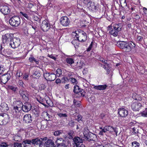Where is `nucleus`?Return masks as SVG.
<instances>
[{
	"mask_svg": "<svg viewBox=\"0 0 147 147\" xmlns=\"http://www.w3.org/2000/svg\"><path fill=\"white\" fill-rule=\"evenodd\" d=\"M121 24L119 23L114 24L112 26H109L108 27L109 33L113 36H117L118 33L121 29Z\"/></svg>",
	"mask_w": 147,
	"mask_h": 147,
	"instance_id": "nucleus-1",
	"label": "nucleus"
},
{
	"mask_svg": "<svg viewBox=\"0 0 147 147\" xmlns=\"http://www.w3.org/2000/svg\"><path fill=\"white\" fill-rule=\"evenodd\" d=\"M76 36L77 39H78L81 42H84L87 40V35L86 33L83 31L81 30H78L73 32Z\"/></svg>",
	"mask_w": 147,
	"mask_h": 147,
	"instance_id": "nucleus-2",
	"label": "nucleus"
},
{
	"mask_svg": "<svg viewBox=\"0 0 147 147\" xmlns=\"http://www.w3.org/2000/svg\"><path fill=\"white\" fill-rule=\"evenodd\" d=\"M10 24L13 27H18L20 24L21 19L18 16H14L11 17L9 20Z\"/></svg>",
	"mask_w": 147,
	"mask_h": 147,
	"instance_id": "nucleus-3",
	"label": "nucleus"
},
{
	"mask_svg": "<svg viewBox=\"0 0 147 147\" xmlns=\"http://www.w3.org/2000/svg\"><path fill=\"white\" fill-rule=\"evenodd\" d=\"M9 117L6 113L0 114V124L5 125L9 121Z\"/></svg>",
	"mask_w": 147,
	"mask_h": 147,
	"instance_id": "nucleus-4",
	"label": "nucleus"
},
{
	"mask_svg": "<svg viewBox=\"0 0 147 147\" xmlns=\"http://www.w3.org/2000/svg\"><path fill=\"white\" fill-rule=\"evenodd\" d=\"M47 139V137L43 138V140L40 146L41 147H55V144L54 142L51 140H49L47 141L45 140Z\"/></svg>",
	"mask_w": 147,
	"mask_h": 147,
	"instance_id": "nucleus-5",
	"label": "nucleus"
},
{
	"mask_svg": "<svg viewBox=\"0 0 147 147\" xmlns=\"http://www.w3.org/2000/svg\"><path fill=\"white\" fill-rule=\"evenodd\" d=\"M20 44V39L18 38L15 37L13 38V39L11 42L9 43V45L11 47L14 49L18 47Z\"/></svg>",
	"mask_w": 147,
	"mask_h": 147,
	"instance_id": "nucleus-6",
	"label": "nucleus"
},
{
	"mask_svg": "<svg viewBox=\"0 0 147 147\" xmlns=\"http://www.w3.org/2000/svg\"><path fill=\"white\" fill-rule=\"evenodd\" d=\"M13 36V34H6L3 36V44H4L5 43H8L9 42L10 43L14 37Z\"/></svg>",
	"mask_w": 147,
	"mask_h": 147,
	"instance_id": "nucleus-7",
	"label": "nucleus"
},
{
	"mask_svg": "<svg viewBox=\"0 0 147 147\" xmlns=\"http://www.w3.org/2000/svg\"><path fill=\"white\" fill-rule=\"evenodd\" d=\"M50 24L47 20L43 21L40 27L42 30L44 32H47L50 28Z\"/></svg>",
	"mask_w": 147,
	"mask_h": 147,
	"instance_id": "nucleus-8",
	"label": "nucleus"
},
{
	"mask_svg": "<svg viewBox=\"0 0 147 147\" xmlns=\"http://www.w3.org/2000/svg\"><path fill=\"white\" fill-rule=\"evenodd\" d=\"M83 134L85 139L89 142L94 141V138L96 137V136L92 133H89L84 131Z\"/></svg>",
	"mask_w": 147,
	"mask_h": 147,
	"instance_id": "nucleus-9",
	"label": "nucleus"
},
{
	"mask_svg": "<svg viewBox=\"0 0 147 147\" xmlns=\"http://www.w3.org/2000/svg\"><path fill=\"white\" fill-rule=\"evenodd\" d=\"M60 22L63 26H67L69 24L70 20L67 17L63 16L60 18Z\"/></svg>",
	"mask_w": 147,
	"mask_h": 147,
	"instance_id": "nucleus-10",
	"label": "nucleus"
},
{
	"mask_svg": "<svg viewBox=\"0 0 147 147\" xmlns=\"http://www.w3.org/2000/svg\"><path fill=\"white\" fill-rule=\"evenodd\" d=\"M123 50H125V52H130L132 49L134 48L136 45L133 42H127Z\"/></svg>",
	"mask_w": 147,
	"mask_h": 147,
	"instance_id": "nucleus-11",
	"label": "nucleus"
},
{
	"mask_svg": "<svg viewBox=\"0 0 147 147\" xmlns=\"http://www.w3.org/2000/svg\"><path fill=\"white\" fill-rule=\"evenodd\" d=\"M0 11L4 15H7L11 12L10 8L7 6H1L0 7Z\"/></svg>",
	"mask_w": 147,
	"mask_h": 147,
	"instance_id": "nucleus-12",
	"label": "nucleus"
},
{
	"mask_svg": "<svg viewBox=\"0 0 147 147\" xmlns=\"http://www.w3.org/2000/svg\"><path fill=\"white\" fill-rule=\"evenodd\" d=\"M142 107L141 104L138 101L133 103L131 105L132 109L135 111H139Z\"/></svg>",
	"mask_w": 147,
	"mask_h": 147,
	"instance_id": "nucleus-13",
	"label": "nucleus"
},
{
	"mask_svg": "<svg viewBox=\"0 0 147 147\" xmlns=\"http://www.w3.org/2000/svg\"><path fill=\"white\" fill-rule=\"evenodd\" d=\"M32 106L28 102H25L23 104L22 110L25 112H28L31 109Z\"/></svg>",
	"mask_w": 147,
	"mask_h": 147,
	"instance_id": "nucleus-14",
	"label": "nucleus"
},
{
	"mask_svg": "<svg viewBox=\"0 0 147 147\" xmlns=\"http://www.w3.org/2000/svg\"><path fill=\"white\" fill-rule=\"evenodd\" d=\"M43 140V139L42 138H37L30 140L31 142V144H32L34 146L39 145V147H41L40 146V145L42 144Z\"/></svg>",
	"mask_w": 147,
	"mask_h": 147,
	"instance_id": "nucleus-15",
	"label": "nucleus"
},
{
	"mask_svg": "<svg viewBox=\"0 0 147 147\" xmlns=\"http://www.w3.org/2000/svg\"><path fill=\"white\" fill-rule=\"evenodd\" d=\"M118 113L122 117H125L128 114V111L125 108H121L118 110Z\"/></svg>",
	"mask_w": 147,
	"mask_h": 147,
	"instance_id": "nucleus-16",
	"label": "nucleus"
},
{
	"mask_svg": "<svg viewBox=\"0 0 147 147\" xmlns=\"http://www.w3.org/2000/svg\"><path fill=\"white\" fill-rule=\"evenodd\" d=\"M19 93L22 98L25 100L27 101L28 100V94L26 90L21 89L19 91Z\"/></svg>",
	"mask_w": 147,
	"mask_h": 147,
	"instance_id": "nucleus-17",
	"label": "nucleus"
},
{
	"mask_svg": "<svg viewBox=\"0 0 147 147\" xmlns=\"http://www.w3.org/2000/svg\"><path fill=\"white\" fill-rule=\"evenodd\" d=\"M84 140L81 137L78 136L75 137L73 139V141L76 147H79L80 143H82Z\"/></svg>",
	"mask_w": 147,
	"mask_h": 147,
	"instance_id": "nucleus-18",
	"label": "nucleus"
},
{
	"mask_svg": "<svg viewBox=\"0 0 147 147\" xmlns=\"http://www.w3.org/2000/svg\"><path fill=\"white\" fill-rule=\"evenodd\" d=\"M32 117L30 114H28L25 115L23 117V120L24 122L28 123H31L32 121Z\"/></svg>",
	"mask_w": 147,
	"mask_h": 147,
	"instance_id": "nucleus-19",
	"label": "nucleus"
},
{
	"mask_svg": "<svg viewBox=\"0 0 147 147\" xmlns=\"http://www.w3.org/2000/svg\"><path fill=\"white\" fill-rule=\"evenodd\" d=\"M11 76L9 74L7 73L2 76L1 84H6L10 79Z\"/></svg>",
	"mask_w": 147,
	"mask_h": 147,
	"instance_id": "nucleus-20",
	"label": "nucleus"
},
{
	"mask_svg": "<svg viewBox=\"0 0 147 147\" xmlns=\"http://www.w3.org/2000/svg\"><path fill=\"white\" fill-rule=\"evenodd\" d=\"M0 106V110L2 111L6 112L9 109L7 104L5 102L2 103Z\"/></svg>",
	"mask_w": 147,
	"mask_h": 147,
	"instance_id": "nucleus-21",
	"label": "nucleus"
},
{
	"mask_svg": "<svg viewBox=\"0 0 147 147\" xmlns=\"http://www.w3.org/2000/svg\"><path fill=\"white\" fill-rule=\"evenodd\" d=\"M127 42L124 41H119L117 42L116 45L119 48L123 50Z\"/></svg>",
	"mask_w": 147,
	"mask_h": 147,
	"instance_id": "nucleus-22",
	"label": "nucleus"
},
{
	"mask_svg": "<svg viewBox=\"0 0 147 147\" xmlns=\"http://www.w3.org/2000/svg\"><path fill=\"white\" fill-rule=\"evenodd\" d=\"M12 138L15 141L20 142L22 140V137L20 134H17L13 135L12 137Z\"/></svg>",
	"mask_w": 147,
	"mask_h": 147,
	"instance_id": "nucleus-23",
	"label": "nucleus"
},
{
	"mask_svg": "<svg viewBox=\"0 0 147 147\" xmlns=\"http://www.w3.org/2000/svg\"><path fill=\"white\" fill-rule=\"evenodd\" d=\"M108 86L106 84L96 86L94 87L93 88L98 90H105Z\"/></svg>",
	"mask_w": 147,
	"mask_h": 147,
	"instance_id": "nucleus-24",
	"label": "nucleus"
},
{
	"mask_svg": "<svg viewBox=\"0 0 147 147\" xmlns=\"http://www.w3.org/2000/svg\"><path fill=\"white\" fill-rule=\"evenodd\" d=\"M4 46L5 45L4 44L2 43L0 45V51L1 53L3 55H6L7 53V50H5L4 48Z\"/></svg>",
	"mask_w": 147,
	"mask_h": 147,
	"instance_id": "nucleus-25",
	"label": "nucleus"
},
{
	"mask_svg": "<svg viewBox=\"0 0 147 147\" xmlns=\"http://www.w3.org/2000/svg\"><path fill=\"white\" fill-rule=\"evenodd\" d=\"M41 75V72L39 70H36L32 74V76L33 78H38Z\"/></svg>",
	"mask_w": 147,
	"mask_h": 147,
	"instance_id": "nucleus-26",
	"label": "nucleus"
},
{
	"mask_svg": "<svg viewBox=\"0 0 147 147\" xmlns=\"http://www.w3.org/2000/svg\"><path fill=\"white\" fill-rule=\"evenodd\" d=\"M31 141L28 139H26L24 140L22 142V144L23 145V147H28L29 145H30Z\"/></svg>",
	"mask_w": 147,
	"mask_h": 147,
	"instance_id": "nucleus-27",
	"label": "nucleus"
},
{
	"mask_svg": "<svg viewBox=\"0 0 147 147\" xmlns=\"http://www.w3.org/2000/svg\"><path fill=\"white\" fill-rule=\"evenodd\" d=\"M48 122L47 121H42L41 122V129H45L48 127L47 125Z\"/></svg>",
	"mask_w": 147,
	"mask_h": 147,
	"instance_id": "nucleus-28",
	"label": "nucleus"
},
{
	"mask_svg": "<svg viewBox=\"0 0 147 147\" xmlns=\"http://www.w3.org/2000/svg\"><path fill=\"white\" fill-rule=\"evenodd\" d=\"M80 41L77 39H74L71 42L72 44L73 45L75 48L78 47L79 46Z\"/></svg>",
	"mask_w": 147,
	"mask_h": 147,
	"instance_id": "nucleus-29",
	"label": "nucleus"
},
{
	"mask_svg": "<svg viewBox=\"0 0 147 147\" xmlns=\"http://www.w3.org/2000/svg\"><path fill=\"white\" fill-rule=\"evenodd\" d=\"M0 146L3 147H13V144H9L8 143L3 142L0 144Z\"/></svg>",
	"mask_w": 147,
	"mask_h": 147,
	"instance_id": "nucleus-30",
	"label": "nucleus"
},
{
	"mask_svg": "<svg viewBox=\"0 0 147 147\" xmlns=\"http://www.w3.org/2000/svg\"><path fill=\"white\" fill-rule=\"evenodd\" d=\"M73 92L75 93H78L80 92H82L81 89L79 87L78 85L75 86L74 87Z\"/></svg>",
	"mask_w": 147,
	"mask_h": 147,
	"instance_id": "nucleus-31",
	"label": "nucleus"
},
{
	"mask_svg": "<svg viewBox=\"0 0 147 147\" xmlns=\"http://www.w3.org/2000/svg\"><path fill=\"white\" fill-rule=\"evenodd\" d=\"M56 76L55 74L51 73L49 76V78L48 79V80L49 81H54L56 78Z\"/></svg>",
	"mask_w": 147,
	"mask_h": 147,
	"instance_id": "nucleus-32",
	"label": "nucleus"
},
{
	"mask_svg": "<svg viewBox=\"0 0 147 147\" xmlns=\"http://www.w3.org/2000/svg\"><path fill=\"white\" fill-rule=\"evenodd\" d=\"M21 110L20 108H18V107L15 106V105L13 106V109L12 110L13 113L15 115H16L18 113H19Z\"/></svg>",
	"mask_w": 147,
	"mask_h": 147,
	"instance_id": "nucleus-33",
	"label": "nucleus"
},
{
	"mask_svg": "<svg viewBox=\"0 0 147 147\" xmlns=\"http://www.w3.org/2000/svg\"><path fill=\"white\" fill-rule=\"evenodd\" d=\"M16 105L15 106L18 107V108H20V109L22 110V107L23 104L22 102L20 101H17L15 102Z\"/></svg>",
	"mask_w": 147,
	"mask_h": 147,
	"instance_id": "nucleus-34",
	"label": "nucleus"
},
{
	"mask_svg": "<svg viewBox=\"0 0 147 147\" xmlns=\"http://www.w3.org/2000/svg\"><path fill=\"white\" fill-rule=\"evenodd\" d=\"M7 89L8 90H12L14 92L17 90L18 89V88L16 86H13L9 85L7 87Z\"/></svg>",
	"mask_w": 147,
	"mask_h": 147,
	"instance_id": "nucleus-35",
	"label": "nucleus"
},
{
	"mask_svg": "<svg viewBox=\"0 0 147 147\" xmlns=\"http://www.w3.org/2000/svg\"><path fill=\"white\" fill-rule=\"evenodd\" d=\"M65 140L62 138H57L56 141H55V143L57 145H59Z\"/></svg>",
	"mask_w": 147,
	"mask_h": 147,
	"instance_id": "nucleus-36",
	"label": "nucleus"
},
{
	"mask_svg": "<svg viewBox=\"0 0 147 147\" xmlns=\"http://www.w3.org/2000/svg\"><path fill=\"white\" fill-rule=\"evenodd\" d=\"M29 60L30 62L31 63L34 62L38 64L39 63V61L35 59L33 57H30L29 59Z\"/></svg>",
	"mask_w": 147,
	"mask_h": 147,
	"instance_id": "nucleus-37",
	"label": "nucleus"
},
{
	"mask_svg": "<svg viewBox=\"0 0 147 147\" xmlns=\"http://www.w3.org/2000/svg\"><path fill=\"white\" fill-rule=\"evenodd\" d=\"M66 62L70 65H71L74 63V61L73 59L71 58H67L66 59Z\"/></svg>",
	"mask_w": 147,
	"mask_h": 147,
	"instance_id": "nucleus-38",
	"label": "nucleus"
},
{
	"mask_svg": "<svg viewBox=\"0 0 147 147\" xmlns=\"http://www.w3.org/2000/svg\"><path fill=\"white\" fill-rule=\"evenodd\" d=\"M114 128H115L111 126H105V129L107 130V131H108L111 132H113L114 129Z\"/></svg>",
	"mask_w": 147,
	"mask_h": 147,
	"instance_id": "nucleus-39",
	"label": "nucleus"
},
{
	"mask_svg": "<svg viewBox=\"0 0 147 147\" xmlns=\"http://www.w3.org/2000/svg\"><path fill=\"white\" fill-rule=\"evenodd\" d=\"M37 100L40 104H42L43 105L45 106H46V105H45L44 103L43 102L44 101V99L43 98H42L41 97H40L39 98H37Z\"/></svg>",
	"mask_w": 147,
	"mask_h": 147,
	"instance_id": "nucleus-40",
	"label": "nucleus"
},
{
	"mask_svg": "<svg viewBox=\"0 0 147 147\" xmlns=\"http://www.w3.org/2000/svg\"><path fill=\"white\" fill-rule=\"evenodd\" d=\"M46 103L50 107H52L53 106V103L52 101L49 99L46 100Z\"/></svg>",
	"mask_w": 147,
	"mask_h": 147,
	"instance_id": "nucleus-41",
	"label": "nucleus"
},
{
	"mask_svg": "<svg viewBox=\"0 0 147 147\" xmlns=\"http://www.w3.org/2000/svg\"><path fill=\"white\" fill-rule=\"evenodd\" d=\"M62 74L61 70L59 68H58L56 71V76H57L58 77H60L62 75Z\"/></svg>",
	"mask_w": 147,
	"mask_h": 147,
	"instance_id": "nucleus-42",
	"label": "nucleus"
},
{
	"mask_svg": "<svg viewBox=\"0 0 147 147\" xmlns=\"http://www.w3.org/2000/svg\"><path fill=\"white\" fill-rule=\"evenodd\" d=\"M63 133V131L61 130H58L55 131L54 133V135L55 136H58L61 134Z\"/></svg>",
	"mask_w": 147,
	"mask_h": 147,
	"instance_id": "nucleus-43",
	"label": "nucleus"
},
{
	"mask_svg": "<svg viewBox=\"0 0 147 147\" xmlns=\"http://www.w3.org/2000/svg\"><path fill=\"white\" fill-rule=\"evenodd\" d=\"M69 81V79L67 77H64L61 79V82L63 84L66 83Z\"/></svg>",
	"mask_w": 147,
	"mask_h": 147,
	"instance_id": "nucleus-44",
	"label": "nucleus"
},
{
	"mask_svg": "<svg viewBox=\"0 0 147 147\" xmlns=\"http://www.w3.org/2000/svg\"><path fill=\"white\" fill-rule=\"evenodd\" d=\"M22 143L14 142L13 144V147H22Z\"/></svg>",
	"mask_w": 147,
	"mask_h": 147,
	"instance_id": "nucleus-45",
	"label": "nucleus"
},
{
	"mask_svg": "<svg viewBox=\"0 0 147 147\" xmlns=\"http://www.w3.org/2000/svg\"><path fill=\"white\" fill-rule=\"evenodd\" d=\"M71 83L74 84H77V81L76 79L74 78H69Z\"/></svg>",
	"mask_w": 147,
	"mask_h": 147,
	"instance_id": "nucleus-46",
	"label": "nucleus"
},
{
	"mask_svg": "<svg viewBox=\"0 0 147 147\" xmlns=\"http://www.w3.org/2000/svg\"><path fill=\"white\" fill-rule=\"evenodd\" d=\"M138 95L136 94V93H134L132 95V98L136 100H142V99L141 98H140V99L138 98L137 97L138 96Z\"/></svg>",
	"mask_w": 147,
	"mask_h": 147,
	"instance_id": "nucleus-47",
	"label": "nucleus"
},
{
	"mask_svg": "<svg viewBox=\"0 0 147 147\" xmlns=\"http://www.w3.org/2000/svg\"><path fill=\"white\" fill-rule=\"evenodd\" d=\"M20 13L24 17H25L27 20H30V17L28 16V15L27 14L25 13L24 12L22 11L20 12Z\"/></svg>",
	"mask_w": 147,
	"mask_h": 147,
	"instance_id": "nucleus-48",
	"label": "nucleus"
},
{
	"mask_svg": "<svg viewBox=\"0 0 147 147\" xmlns=\"http://www.w3.org/2000/svg\"><path fill=\"white\" fill-rule=\"evenodd\" d=\"M50 73H47V72L44 74V77L45 79L48 80V78H49V76L51 74Z\"/></svg>",
	"mask_w": 147,
	"mask_h": 147,
	"instance_id": "nucleus-49",
	"label": "nucleus"
},
{
	"mask_svg": "<svg viewBox=\"0 0 147 147\" xmlns=\"http://www.w3.org/2000/svg\"><path fill=\"white\" fill-rule=\"evenodd\" d=\"M5 70V68L4 65H0V75Z\"/></svg>",
	"mask_w": 147,
	"mask_h": 147,
	"instance_id": "nucleus-50",
	"label": "nucleus"
},
{
	"mask_svg": "<svg viewBox=\"0 0 147 147\" xmlns=\"http://www.w3.org/2000/svg\"><path fill=\"white\" fill-rule=\"evenodd\" d=\"M132 145L133 147H139L140 144L136 141H135L132 143Z\"/></svg>",
	"mask_w": 147,
	"mask_h": 147,
	"instance_id": "nucleus-51",
	"label": "nucleus"
},
{
	"mask_svg": "<svg viewBox=\"0 0 147 147\" xmlns=\"http://www.w3.org/2000/svg\"><path fill=\"white\" fill-rule=\"evenodd\" d=\"M133 131L132 133L134 134H137L138 133V129H137L136 128H135V127H134L132 128Z\"/></svg>",
	"mask_w": 147,
	"mask_h": 147,
	"instance_id": "nucleus-52",
	"label": "nucleus"
},
{
	"mask_svg": "<svg viewBox=\"0 0 147 147\" xmlns=\"http://www.w3.org/2000/svg\"><path fill=\"white\" fill-rule=\"evenodd\" d=\"M66 141H64L63 142L60 144L59 145H58L57 146V147H66V145L65 144Z\"/></svg>",
	"mask_w": 147,
	"mask_h": 147,
	"instance_id": "nucleus-53",
	"label": "nucleus"
},
{
	"mask_svg": "<svg viewBox=\"0 0 147 147\" xmlns=\"http://www.w3.org/2000/svg\"><path fill=\"white\" fill-rule=\"evenodd\" d=\"M32 112L34 114L36 115V116H38V115L39 114V111L37 109H34L32 111Z\"/></svg>",
	"mask_w": 147,
	"mask_h": 147,
	"instance_id": "nucleus-54",
	"label": "nucleus"
},
{
	"mask_svg": "<svg viewBox=\"0 0 147 147\" xmlns=\"http://www.w3.org/2000/svg\"><path fill=\"white\" fill-rule=\"evenodd\" d=\"M58 115L60 117H67V115L65 113H59Z\"/></svg>",
	"mask_w": 147,
	"mask_h": 147,
	"instance_id": "nucleus-55",
	"label": "nucleus"
},
{
	"mask_svg": "<svg viewBox=\"0 0 147 147\" xmlns=\"http://www.w3.org/2000/svg\"><path fill=\"white\" fill-rule=\"evenodd\" d=\"M108 65L109 64H108V65H103L104 68L106 70H107L108 74H109L110 72L109 70V67Z\"/></svg>",
	"mask_w": 147,
	"mask_h": 147,
	"instance_id": "nucleus-56",
	"label": "nucleus"
},
{
	"mask_svg": "<svg viewBox=\"0 0 147 147\" xmlns=\"http://www.w3.org/2000/svg\"><path fill=\"white\" fill-rule=\"evenodd\" d=\"M69 125L71 127H74L75 125V122L72 120H71L69 122Z\"/></svg>",
	"mask_w": 147,
	"mask_h": 147,
	"instance_id": "nucleus-57",
	"label": "nucleus"
},
{
	"mask_svg": "<svg viewBox=\"0 0 147 147\" xmlns=\"http://www.w3.org/2000/svg\"><path fill=\"white\" fill-rule=\"evenodd\" d=\"M93 43V42H92L91 44H90V45L88 47L87 49V50H86L88 52V51H90V50H91V49L92 48V46Z\"/></svg>",
	"mask_w": 147,
	"mask_h": 147,
	"instance_id": "nucleus-58",
	"label": "nucleus"
},
{
	"mask_svg": "<svg viewBox=\"0 0 147 147\" xmlns=\"http://www.w3.org/2000/svg\"><path fill=\"white\" fill-rule=\"evenodd\" d=\"M141 115L143 117H147V112L146 111H144L142 112Z\"/></svg>",
	"mask_w": 147,
	"mask_h": 147,
	"instance_id": "nucleus-59",
	"label": "nucleus"
},
{
	"mask_svg": "<svg viewBox=\"0 0 147 147\" xmlns=\"http://www.w3.org/2000/svg\"><path fill=\"white\" fill-rule=\"evenodd\" d=\"M28 75L27 73H25L24 75V79L25 80H28Z\"/></svg>",
	"mask_w": 147,
	"mask_h": 147,
	"instance_id": "nucleus-60",
	"label": "nucleus"
},
{
	"mask_svg": "<svg viewBox=\"0 0 147 147\" xmlns=\"http://www.w3.org/2000/svg\"><path fill=\"white\" fill-rule=\"evenodd\" d=\"M82 118V116L80 115H79L77 116V119H76V120H77L78 121H79L80 120H81V119Z\"/></svg>",
	"mask_w": 147,
	"mask_h": 147,
	"instance_id": "nucleus-61",
	"label": "nucleus"
},
{
	"mask_svg": "<svg viewBox=\"0 0 147 147\" xmlns=\"http://www.w3.org/2000/svg\"><path fill=\"white\" fill-rule=\"evenodd\" d=\"M18 84L19 85L22 87H24L23 82L22 80H19L18 82Z\"/></svg>",
	"mask_w": 147,
	"mask_h": 147,
	"instance_id": "nucleus-62",
	"label": "nucleus"
},
{
	"mask_svg": "<svg viewBox=\"0 0 147 147\" xmlns=\"http://www.w3.org/2000/svg\"><path fill=\"white\" fill-rule=\"evenodd\" d=\"M110 145L109 144H106L105 146H104L102 145H100L98 146H97L96 147H106L107 146H110Z\"/></svg>",
	"mask_w": 147,
	"mask_h": 147,
	"instance_id": "nucleus-63",
	"label": "nucleus"
},
{
	"mask_svg": "<svg viewBox=\"0 0 147 147\" xmlns=\"http://www.w3.org/2000/svg\"><path fill=\"white\" fill-rule=\"evenodd\" d=\"M33 5L32 3H29L27 5V7L29 8H32L33 6Z\"/></svg>",
	"mask_w": 147,
	"mask_h": 147,
	"instance_id": "nucleus-64",
	"label": "nucleus"
}]
</instances>
